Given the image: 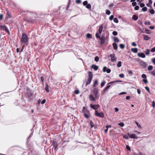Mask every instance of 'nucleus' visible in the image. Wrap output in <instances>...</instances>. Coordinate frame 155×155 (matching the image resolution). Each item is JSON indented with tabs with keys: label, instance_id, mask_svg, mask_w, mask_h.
I'll list each match as a JSON object with an SVG mask.
<instances>
[{
	"label": "nucleus",
	"instance_id": "1",
	"mask_svg": "<svg viewBox=\"0 0 155 155\" xmlns=\"http://www.w3.org/2000/svg\"><path fill=\"white\" fill-rule=\"evenodd\" d=\"M28 41V38L27 36L25 33H23L21 39V43L22 44H25Z\"/></svg>",
	"mask_w": 155,
	"mask_h": 155
},
{
	"label": "nucleus",
	"instance_id": "2",
	"mask_svg": "<svg viewBox=\"0 0 155 155\" xmlns=\"http://www.w3.org/2000/svg\"><path fill=\"white\" fill-rule=\"evenodd\" d=\"M88 77L87 80L86 82V85L90 84L93 78V74L91 72L89 71L88 72Z\"/></svg>",
	"mask_w": 155,
	"mask_h": 155
},
{
	"label": "nucleus",
	"instance_id": "3",
	"mask_svg": "<svg viewBox=\"0 0 155 155\" xmlns=\"http://www.w3.org/2000/svg\"><path fill=\"white\" fill-rule=\"evenodd\" d=\"M96 37L97 38H100V39L101 42L102 43H103L105 41V37L103 36L101 37L99 34L98 33H96L95 35Z\"/></svg>",
	"mask_w": 155,
	"mask_h": 155
},
{
	"label": "nucleus",
	"instance_id": "4",
	"mask_svg": "<svg viewBox=\"0 0 155 155\" xmlns=\"http://www.w3.org/2000/svg\"><path fill=\"white\" fill-rule=\"evenodd\" d=\"M95 116L101 118H103L104 117V114L103 112L98 113L97 110H95Z\"/></svg>",
	"mask_w": 155,
	"mask_h": 155
},
{
	"label": "nucleus",
	"instance_id": "5",
	"mask_svg": "<svg viewBox=\"0 0 155 155\" xmlns=\"http://www.w3.org/2000/svg\"><path fill=\"white\" fill-rule=\"evenodd\" d=\"M82 112L86 118L88 119L89 118L90 114L89 110H86V111H82Z\"/></svg>",
	"mask_w": 155,
	"mask_h": 155
},
{
	"label": "nucleus",
	"instance_id": "6",
	"mask_svg": "<svg viewBox=\"0 0 155 155\" xmlns=\"http://www.w3.org/2000/svg\"><path fill=\"white\" fill-rule=\"evenodd\" d=\"M93 92L96 98H98L99 95H98V90L96 87L94 88L93 89Z\"/></svg>",
	"mask_w": 155,
	"mask_h": 155
},
{
	"label": "nucleus",
	"instance_id": "7",
	"mask_svg": "<svg viewBox=\"0 0 155 155\" xmlns=\"http://www.w3.org/2000/svg\"><path fill=\"white\" fill-rule=\"evenodd\" d=\"M110 57L111 58V61L112 62H114L117 59V58L115 56L114 54H111L110 55Z\"/></svg>",
	"mask_w": 155,
	"mask_h": 155
},
{
	"label": "nucleus",
	"instance_id": "8",
	"mask_svg": "<svg viewBox=\"0 0 155 155\" xmlns=\"http://www.w3.org/2000/svg\"><path fill=\"white\" fill-rule=\"evenodd\" d=\"M0 27L2 30H4L5 31L7 32L8 34H10L8 29L5 26L1 25Z\"/></svg>",
	"mask_w": 155,
	"mask_h": 155
},
{
	"label": "nucleus",
	"instance_id": "9",
	"mask_svg": "<svg viewBox=\"0 0 155 155\" xmlns=\"http://www.w3.org/2000/svg\"><path fill=\"white\" fill-rule=\"evenodd\" d=\"M128 135L129 136V137L131 138L137 139V137L136 135L135 134H130L129 133H128Z\"/></svg>",
	"mask_w": 155,
	"mask_h": 155
},
{
	"label": "nucleus",
	"instance_id": "10",
	"mask_svg": "<svg viewBox=\"0 0 155 155\" xmlns=\"http://www.w3.org/2000/svg\"><path fill=\"white\" fill-rule=\"evenodd\" d=\"M90 106L91 108L94 110L97 109L100 106L98 104L94 105L91 104H90Z\"/></svg>",
	"mask_w": 155,
	"mask_h": 155
},
{
	"label": "nucleus",
	"instance_id": "11",
	"mask_svg": "<svg viewBox=\"0 0 155 155\" xmlns=\"http://www.w3.org/2000/svg\"><path fill=\"white\" fill-rule=\"evenodd\" d=\"M54 147V150H58V145L57 142L55 141H53L52 143Z\"/></svg>",
	"mask_w": 155,
	"mask_h": 155
},
{
	"label": "nucleus",
	"instance_id": "12",
	"mask_svg": "<svg viewBox=\"0 0 155 155\" xmlns=\"http://www.w3.org/2000/svg\"><path fill=\"white\" fill-rule=\"evenodd\" d=\"M103 26L104 24H102L99 27V28L98 29V33L100 35H101L102 33L103 29Z\"/></svg>",
	"mask_w": 155,
	"mask_h": 155
},
{
	"label": "nucleus",
	"instance_id": "13",
	"mask_svg": "<svg viewBox=\"0 0 155 155\" xmlns=\"http://www.w3.org/2000/svg\"><path fill=\"white\" fill-rule=\"evenodd\" d=\"M110 85H109L107 84V87L104 88V89L103 91L102 92H101V94L103 95L104 94L106 91L110 87Z\"/></svg>",
	"mask_w": 155,
	"mask_h": 155
},
{
	"label": "nucleus",
	"instance_id": "14",
	"mask_svg": "<svg viewBox=\"0 0 155 155\" xmlns=\"http://www.w3.org/2000/svg\"><path fill=\"white\" fill-rule=\"evenodd\" d=\"M140 65L144 68H146L147 64L143 61H142L140 62Z\"/></svg>",
	"mask_w": 155,
	"mask_h": 155
},
{
	"label": "nucleus",
	"instance_id": "15",
	"mask_svg": "<svg viewBox=\"0 0 155 155\" xmlns=\"http://www.w3.org/2000/svg\"><path fill=\"white\" fill-rule=\"evenodd\" d=\"M91 68L93 69L95 71H97L98 68V67L94 64H93L91 65Z\"/></svg>",
	"mask_w": 155,
	"mask_h": 155
},
{
	"label": "nucleus",
	"instance_id": "16",
	"mask_svg": "<svg viewBox=\"0 0 155 155\" xmlns=\"http://www.w3.org/2000/svg\"><path fill=\"white\" fill-rule=\"evenodd\" d=\"M137 55L140 57L142 58H145V54L143 53H139Z\"/></svg>",
	"mask_w": 155,
	"mask_h": 155
},
{
	"label": "nucleus",
	"instance_id": "17",
	"mask_svg": "<svg viewBox=\"0 0 155 155\" xmlns=\"http://www.w3.org/2000/svg\"><path fill=\"white\" fill-rule=\"evenodd\" d=\"M89 99L90 100L92 101H94L95 100V97H94L93 96L92 94H90V95Z\"/></svg>",
	"mask_w": 155,
	"mask_h": 155
},
{
	"label": "nucleus",
	"instance_id": "18",
	"mask_svg": "<svg viewBox=\"0 0 155 155\" xmlns=\"http://www.w3.org/2000/svg\"><path fill=\"white\" fill-rule=\"evenodd\" d=\"M143 36L145 40L147 41L150 39V38L147 35H143Z\"/></svg>",
	"mask_w": 155,
	"mask_h": 155
},
{
	"label": "nucleus",
	"instance_id": "19",
	"mask_svg": "<svg viewBox=\"0 0 155 155\" xmlns=\"http://www.w3.org/2000/svg\"><path fill=\"white\" fill-rule=\"evenodd\" d=\"M131 51L134 53H136L138 51V49L136 48H131Z\"/></svg>",
	"mask_w": 155,
	"mask_h": 155
},
{
	"label": "nucleus",
	"instance_id": "20",
	"mask_svg": "<svg viewBox=\"0 0 155 155\" xmlns=\"http://www.w3.org/2000/svg\"><path fill=\"white\" fill-rule=\"evenodd\" d=\"M132 19L134 20L135 21H136L138 19V17L137 16L135 15H134L133 16Z\"/></svg>",
	"mask_w": 155,
	"mask_h": 155
},
{
	"label": "nucleus",
	"instance_id": "21",
	"mask_svg": "<svg viewBox=\"0 0 155 155\" xmlns=\"http://www.w3.org/2000/svg\"><path fill=\"white\" fill-rule=\"evenodd\" d=\"M112 45L114 48L115 50H117V44L115 43H113Z\"/></svg>",
	"mask_w": 155,
	"mask_h": 155
},
{
	"label": "nucleus",
	"instance_id": "22",
	"mask_svg": "<svg viewBox=\"0 0 155 155\" xmlns=\"http://www.w3.org/2000/svg\"><path fill=\"white\" fill-rule=\"evenodd\" d=\"M152 0H149L148 3L147 4V5L148 7H150V5L152 4Z\"/></svg>",
	"mask_w": 155,
	"mask_h": 155
},
{
	"label": "nucleus",
	"instance_id": "23",
	"mask_svg": "<svg viewBox=\"0 0 155 155\" xmlns=\"http://www.w3.org/2000/svg\"><path fill=\"white\" fill-rule=\"evenodd\" d=\"M98 82L97 80H96L94 82L93 86V87H95L98 84Z\"/></svg>",
	"mask_w": 155,
	"mask_h": 155
},
{
	"label": "nucleus",
	"instance_id": "24",
	"mask_svg": "<svg viewBox=\"0 0 155 155\" xmlns=\"http://www.w3.org/2000/svg\"><path fill=\"white\" fill-rule=\"evenodd\" d=\"M141 1H140V3H139V5H140V6L141 7L143 8V7H144V6H145V4L143 3H141Z\"/></svg>",
	"mask_w": 155,
	"mask_h": 155
},
{
	"label": "nucleus",
	"instance_id": "25",
	"mask_svg": "<svg viewBox=\"0 0 155 155\" xmlns=\"http://www.w3.org/2000/svg\"><path fill=\"white\" fill-rule=\"evenodd\" d=\"M114 42H118L120 41V40L117 37H115L114 39Z\"/></svg>",
	"mask_w": 155,
	"mask_h": 155
},
{
	"label": "nucleus",
	"instance_id": "26",
	"mask_svg": "<svg viewBox=\"0 0 155 155\" xmlns=\"http://www.w3.org/2000/svg\"><path fill=\"white\" fill-rule=\"evenodd\" d=\"M105 84H106V81L104 80L101 83V86L102 87L103 86H104L105 85Z\"/></svg>",
	"mask_w": 155,
	"mask_h": 155
},
{
	"label": "nucleus",
	"instance_id": "27",
	"mask_svg": "<svg viewBox=\"0 0 155 155\" xmlns=\"http://www.w3.org/2000/svg\"><path fill=\"white\" fill-rule=\"evenodd\" d=\"M149 12L152 14H153L155 13V11L153 9L150 10Z\"/></svg>",
	"mask_w": 155,
	"mask_h": 155
},
{
	"label": "nucleus",
	"instance_id": "28",
	"mask_svg": "<svg viewBox=\"0 0 155 155\" xmlns=\"http://www.w3.org/2000/svg\"><path fill=\"white\" fill-rule=\"evenodd\" d=\"M121 66V62L120 61L118 62L117 64V66L118 67H120Z\"/></svg>",
	"mask_w": 155,
	"mask_h": 155
},
{
	"label": "nucleus",
	"instance_id": "29",
	"mask_svg": "<svg viewBox=\"0 0 155 155\" xmlns=\"http://www.w3.org/2000/svg\"><path fill=\"white\" fill-rule=\"evenodd\" d=\"M153 69V67L152 65H149L147 69L148 71L152 70Z\"/></svg>",
	"mask_w": 155,
	"mask_h": 155
},
{
	"label": "nucleus",
	"instance_id": "30",
	"mask_svg": "<svg viewBox=\"0 0 155 155\" xmlns=\"http://www.w3.org/2000/svg\"><path fill=\"white\" fill-rule=\"evenodd\" d=\"M119 126L121 127H123L124 125V124L123 122L120 123L118 124Z\"/></svg>",
	"mask_w": 155,
	"mask_h": 155
},
{
	"label": "nucleus",
	"instance_id": "31",
	"mask_svg": "<svg viewBox=\"0 0 155 155\" xmlns=\"http://www.w3.org/2000/svg\"><path fill=\"white\" fill-rule=\"evenodd\" d=\"M86 7L88 9H91V5L90 4H87L86 6Z\"/></svg>",
	"mask_w": 155,
	"mask_h": 155
},
{
	"label": "nucleus",
	"instance_id": "32",
	"mask_svg": "<svg viewBox=\"0 0 155 155\" xmlns=\"http://www.w3.org/2000/svg\"><path fill=\"white\" fill-rule=\"evenodd\" d=\"M135 123L136 124V125L138 127H139L140 128H141V125L138 122H137V121H135Z\"/></svg>",
	"mask_w": 155,
	"mask_h": 155
},
{
	"label": "nucleus",
	"instance_id": "33",
	"mask_svg": "<svg viewBox=\"0 0 155 155\" xmlns=\"http://www.w3.org/2000/svg\"><path fill=\"white\" fill-rule=\"evenodd\" d=\"M90 125L91 128H93L94 126V124L91 121L90 122Z\"/></svg>",
	"mask_w": 155,
	"mask_h": 155
},
{
	"label": "nucleus",
	"instance_id": "34",
	"mask_svg": "<svg viewBox=\"0 0 155 155\" xmlns=\"http://www.w3.org/2000/svg\"><path fill=\"white\" fill-rule=\"evenodd\" d=\"M147 8L146 7H143L142 9V11L143 12H146L147 11Z\"/></svg>",
	"mask_w": 155,
	"mask_h": 155
},
{
	"label": "nucleus",
	"instance_id": "35",
	"mask_svg": "<svg viewBox=\"0 0 155 155\" xmlns=\"http://www.w3.org/2000/svg\"><path fill=\"white\" fill-rule=\"evenodd\" d=\"M116 83V81H111L109 83H108V85H110L111 84H115Z\"/></svg>",
	"mask_w": 155,
	"mask_h": 155
},
{
	"label": "nucleus",
	"instance_id": "36",
	"mask_svg": "<svg viewBox=\"0 0 155 155\" xmlns=\"http://www.w3.org/2000/svg\"><path fill=\"white\" fill-rule=\"evenodd\" d=\"M114 21L116 23H118L119 21L118 19L116 18H114Z\"/></svg>",
	"mask_w": 155,
	"mask_h": 155
},
{
	"label": "nucleus",
	"instance_id": "37",
	"mask_svg": "<svg viewBox=\"0 0 155 155\" xmlns=\"http://www.w3.org/2000/svg\"><path fill=\"white\" fill-rule=\"evenodd\" d=\"M145 31H146V33L147 34H149L151 33V31L150 30L147 29H145Z\"/></svg>",
	"mask_w": 155,
	"mask_h": 155
},
{
	"label": "nucleus",
	"instance_id": "38",
	"mask_svg": "<svg viewBox=\"0 0 155 155\" xmlns=\"http://www.w3.org/2000/svg\"><path fill=\"white\" fill-rule=\"evenodd\" d=\"M145 54L147 55H148L150 54V51L149 49H147Z\"/></svg>",
	"mask_w": 155,
	"mask_h": 155
},
{
	"label": "nucleus",
	"instance_id": "39",
	"mask_svg": "<svg viewBox=\"0 0 155 155\" xmlns=\"http://www.w3.org/2000/svg\"><path fill=\"white\" fill-rule=\"evenodd\" d=\"M106 13L107 15H110V12L109 10H107L106 11Z\"/></svg>",
	"mask_w": 155,
	"mask_h": 155
},
{
	"label": "nucleus",
	"instance_id": "40",
	"mask_svg": "<svg viewBox=\"0 0 155 155\" xmlns=\"http://www.w3.org/2000/svg\"><path fill=\"white\" fill-rule=\"evenodd\" d=\"M7 15L8 16L9 18L11 17V15L10 13L8 10H7Z\"/></svg>",
	"mask_w": 155,
	"mask_h": 155
},
{
	"label": "nucleus",
	"instance_id": "41",
	"mask_svg": "<svg viewBox=\"0 0 155 155\" xmlns=\"http://www.w3.org/2000/svg\"><path fill=\"white\" fill-rule=\"evenodd\" d=\"M45 90L48 92H49V91L48 89V87L47 84H46V86L45 88Z\"/></svg>",
	"mask_w": 155,
	"mask_h": 155
},
{
	"label": "nucleus",
	"instance_id": "42",
	"mask_svg": "<svg viewBox=\"0 0 155 155\" xmlns=\"http://www.w3.org/2000/svg\"><path fill=\"white\" fill-rule=\"evenodd\" d=\"M150 52H155V46L152 48L150 50Z\"/></svg>",
	"mask_w": 155,
	"mask_h": 155
},
{
	"label": "nucleus",
	"instance_id": "43",
	"mask_svg": "<svg viewBox=\"0 0 155 155\" xmlns=\"http://www.w3.org/2000/svg\"><path fill=\"white\" fill-rule=\"evenodd\" d=\"M112 34L116 36L117 35L118 33L117 31H114L113 32Z\"/></svg>",
	"mask_w": 155,
	"mask_h": 155
},
{
	"label": "nucleus",
	"instance_id": "44",
	"mask_svg": "<svg viewBox=\"0 0 155 155\" xmlns=\"http://www.w3.org/2000/svg\"><path fill=\"white\" fill-rule=\"evenodd\" d=\"M99 60V58L98 56H96L94 58V60L95 61L97 62Z\"/></svg>",
	"mask_w": 155,
	"mask_h": 155
},
{
	"label": "nucleus",
	"instance_id": "45",
	"mask_svg": "<svg viewBox=\"0 0 155 155\" xmlns=\"http://www.w3.org/2000/svg\"><path fill=\"white\" fill-rule=\"evenodd\" d=\"M141 77L142 78L144 79H146L147 76L146 75L144 74H143L141 75Z\"/></svg>",
	"mask_w": 155,
	"mask_h": 155
},
{
	"label": "nucleus",
	"instance_id": "46",
	"mask_svg": "<svg viewBox=\"0 0 155 155\" xmlns=\"http://www.w3.org/2000/svg\"><path fill=\"white\" fill-rule=\"evenodd\" d=\"M144 24L145 25H150V21H145V22Z\"/></svg>",
	"mask_w": 155,
	"mask_h": 155
},
{
	"label": "nucleus",
	"instance_id": "47",
	"mask_svg": "<svg viewBox=\"0 0 155 155\" xmlns=\"http://www.w3.org/2000/svg\"><path fill=\"white\" fill-rule=\"evenodd\" d=\"M87 4H88V2L87 1H84L83 2V5L84 6H86L87 5Z\"/></svg>",
	"mask_w": 155,
	"mask_h": 155
},
{
	"label": "nucleus",
	"instance_id": "48",
	"mask_svg": "<svg viewBox=\"0 0 155 155\" xmlns=\"http://www.w3.org/2000/svg\"><path fill=\"white\" fill-rule=\"evenodd\" d=\"M120 47L121 49H123L124 48V45L123 44H120Z\"/></svg>",
	"mask_w": 155,
	"mask_h": 155
},
{
	"label": "nucleus",
	"instance_id": "49",
	"mask_svg": "<svg viewBox=\"0 0 155 155\" xmlns=\"http://www.w3.org/2000/svg\"><path fill=\"white\" fill-rule=\"evenodd\" d=\"M142 81L145 84H146L148 82L147 80L146 79H143Z\"/></svg>",
	"mask_w": 155,
	"mask_h": 155
},
{
	"label": "nucleus",
	"instance_id": "50",
	"mask_svg": "<svg viewBox=\"0 0 155 155\" xmlns=\"http://www.w3.org/2000/svg\"><path fill=\"white\" fill-rule=\"evenodd\" d=\"M107 69V68L105 66V67H104L103 68V72H105L106 71Z\"/></svg>",
	"mask_w": 155,
	"mask_h": 155
},
{
	"label": "nucleus",
	"instance_id": "51",
	"mask_svg": "<svg viewBox=\"0 0 155 155\" xmlns=\"http://www.w3.org/2000/svg\"><path fill=\"white\" fill-rule=\"evenodd\" d=\"M145 89L147 91L148 93H150V91L149 90V88L148 87H145Z\"/></svg>",
	"mask_w": 155,
	"mask_h": 155
},
{
	"label": "nucleus",
	"instance_id": "52",
	"mask_svg": "<svg viewBox=\"0 0 155 155\" xmlns=\"http://www.w3.org/2000/svg\"><path fill=\"white\" fill-rule=\"evenodd\" d=\"M106 129L105 130L104 132L105 133H107V132L108 131V126L107 125L106 126Z\"/></svg>",
	"mask_w": 155,
	"mask_h": 155
},
{
	"label": "nucleus",
	"instance_id": "53",
	"mask_svg": "<svg viewBox=\"0 0 155 155\" xmlns=\"http://www.w3.org/2000/svg\"><path fill=\"white\" fill-rule=\"evenodd\" d=\"M86 36L87 38H89L91 37V34L88 33L87 34Z\"/></svg>",
	"mask_w": 155,
	"mask_h": 155
},
{
	"label": "nucleus",
	"instance_id": "54",
	"mask_svg": "<svg viewBox=\"0 0 155 155\" xmlns=\"http://www.w3.org/2000/svg\"><path fill=\"white\" fill-rule=\"evenodd\" d=\"M139 9V6L137 5H136L134 7V10H138Z\"/></svg>",
	"mask_w": 155,
	"mask_h": 155
},
{
	"label": "nucleus",
	"instance_id": "55",
	"mask_svg": "<svg viewBox=\"0 0 155 155\" xmlns=\"http://www.w3.org/2000/svg\"><path fill=\"white\" fill-rule=\"evenodd\" d=\"M123 138L126 139H128L129 138L128 136L126 135H124L123 136Z\"/></svg>",
	"mask_w": 155,
	"mask_h": 155
},
{
	"label": "nucleus",
	"instance_id": "56",
	"mask_svg": "<svg viewBox=\"0 0 155 155\" xmlns=\"http://www.w3.org/2000/svg\"><path fill=\"white\" fill-rule=\"evenodd\" d=\"M114 16L113 15H111L109 17V19L110 20H112L113 19H114Z\"/></svg>",
	"mask_w": 155,
	"mask_h": 155
},
{
	"label": "nucleus",
	"instance_id": "57",
	"mask_svg": "<svg viewBox=\"0 0 155 155\" xmlns=\"http://www.w3.org/2000/svg\"><path fill=\"white\" fill-rule=\"evenodd\" d=\"M110 71H111V70L110 69H109V68H107V69L106 72L107 73H110Z\"/></svg>",
	"mask_w": 155,
	"mask_h": 155
},
{
	"label": "nucleus",
	"instance_id": "58",
	"mask_svg": "<svg viewBox=\"0 0 155 155\" xmlns=\"http://www.w3.org/2000/svg\"><path fill=\"white\" fill-rule=\"evenodd\" d=\"M119 76L120 78H123L124 77V75L123 74H119Z\"/></svg>",
	"mask_w": 155,
	"mask_h": 155
},
{
	"label": "nucleus",
	"instance_id": "59",
	"mask_svg": "<svg viewBox=\"0 0 155 155\" xmlns=\"http://www.w3.org/2000/svg\"><path fill=\"white\" fill-rule=\"evenodd\" d=\"M81 0H76V2L78 4H79L81 3Z\"/></svg>",
	"mask_w": 155,
	"mask_h": 155
},
{
	"label": "nucleus",
	"instance_id": "60",
	"mask_svg": "<svg viewBox=\"0 0 155 155\" xmlns=\"http://www.w3.org/2000/svg\"><path fill=\"white\" fill-rule=\"evenodd\" d=\"M86 110H87L85 107H83L82 111H86Z\"/></svg>",
	"mask_w": 155,
	"mask_h": 155
},
{
	"label": "nucleus",
	"instance_id": "61",
	"mask_svg": "<svg viewBox=\"0 0 155 155\" xmlns=\"http://www.w3.org/2000/svg\"><path fill=\"white\" fill-rule=\"evenodd\" d=\"M32 95V93L31 92H28L27 93V95L28 97H30Z\"/></svg>",
	"mask_w": 155,
	"mask_h": 155
},
{
	"label": "nucleus",
	"instance_id": "62",
	"mask_svg": "<svg viewBox=\"0 0 155 155\" xmlns=\"http://www.w3.org/2000/svg\"><path fill=\"white\" fill-rule=\"evenodd\" d=\"M152 106L153 107H154L155 106V102L154 101H153L152 104Z\"/></svg>",
	"mask_w": 155,
	"mask_h": 155
},
{
	"label": "nucleus",
	"instance_id": "63",
	"mask_svg": "<svg viewBox=\"0 0 155 155\" xmlns=\"http://www.w3.org/2000/svg\"><path fill=\"white\" fill-rule=\"evenodd\" d=\"M137 5V3L135 2H133L132 3V5L133 6H136Z\"/></svg>",
	"mask_w": 155,
	"mask_h": 155
},
{
	"label": "nucleus",
	"instance_id": "64",
	"mask_svg": "<svg viewBox=\"0 0 155 155\" xmlns=\"http://www.w3.org/2000/svg\"><path fill=\"white\" fill-rule=\"evenodd\" d=\"M152 62L153 63V64L155 65V58L152 59Z\"/></svg>",
	"mask_w": 155,
	"mask_h": 155
}]
</instances>
